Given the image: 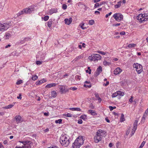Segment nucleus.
Listing matches in <instances>:
<instances>
[{
	"label": "nucleus",
	"instance_id": "nucleus-1",
	"mask_svg": "<svg viewBox=\"0 0 148 148\" xmlns=\"http://www.w3.org/2000/svg\"><path fill=\"white\" fill-rule=\"evenodd\" d=\"M60 142L61 144L64 147L68 146L69 143V139L65 136L60 137Z\"/></svg>",
	"mask_w": 148,
	"mask_h": 148
},
{
	"label": "nucleus",
	"instance_id": "nucleus-2",
	"mask_svg": "<svg viewBox=\"0 0 148 148\" xmlns=\"http://www.w3.org/2000/svg\"><path fill=\"white\" fill-rule=\"evenodd\" d=\"M10 26V23H4L2 24L0 23V31L3 32L7 30Z\"/></svg>",
	"mask_w": 148,
	"mask_h": 148
},
{
	"label": "nucleus",
	"instance_id": "nucleus-3",
	"mask_svg": "<svg viewBox=\"0 0 148 148\" xmlns=\"http://www.w3.org/2000/svg\"><path fill=\"white\" fill-rule=\"evenodd\" d=\"M113 17L117 21H121L123 18V15L120 13H116L114 14Z\"/></svg>",
	"mask_w": 148,
	"mask_h": 148
},
{
	"label": "nucleus",
	"instance_id": "nucleus-4",
	"mask_svg": "<svg viewBox=\"0 0 148 148\" xmlns=\"http://www.w3.org/2000/svg\"><path fill=\"white\" fill-rule=\"evenodd\" d=\"M133 67L136 68L138 74H140L143 71L142 65H133Z\"/></svg>",
	"mask_w": 148,
	"mask_h": 148
},
{
	"label": "nucleus",
	"instance_id": "nucleus-5",
	"mask_svg": "<svg viewBox=\"0 0 148 148\" xmlns=\"http://www.w3.org/2000/svg\"><path fill=\"white\" fill-rule=\"evenodd\" d=\"M102 71V67L99 66L97 68L96 71L94 73V76L95 77H97L99 75L101 72Z\"/></svg>",
	"mask_w": 148,
	"mask_h": 148
},
{
	"label": "nucleus",
	"instance_id": "nucleus-6",
	"mask_svg": "<svg viewBox=\"0 0 148 148\" xmlns=\"http://www.w3.org/2000/svg\"><path fill=\"white\" fill-rule=\"evenodd\" d=\"M45 52H39L38 53L36 57L40 58L41 59L43 60L45 58Z\"/></svg>",
	"mask_w": 148,
	"mask_h": 148
},
{
	"label": "nucleus",
	"instance_id": "nucleus-7",
	"mask_svg": "<svg viewBox=\"0 0 148 148\" xmlns=\"http://www.w3.org/2000/svg\"><path fill=\"white\" fill-rule=\"evenodd\" d=\"M96 134V135L94 137V140L95 143H98L101 140V135L97 134V133Z\"/></svg>",
	"mask_w": 148,
	"mask_h": 148
},
{
	"label": "nucleus",
	"instance_id": "nucleus-8",
	"mask_svg": "<svg viewBox=\"0 0 148 148\" xmlns=\"http://www.w3.org/2000/svg\"><path fill=\"white\" fill-rule=\"evenodd\" d=\"M78 138H77L75 140L74 143H73L72 147L73 148H79L81 145L79 144H78V142H77V140H78Z\"/></svg>",
	"mask_w": 148,
	"mask_h": 148
},
{
	"label": "nucleus",
	"instance_id": "nucleus-9",
	"mask_svg": "<svg viewBox=\"0 0 148 148\" xmlns=\"http://www.w3.org/2000/svg\"><path fill=\"white\" fill-rule=\"evenodd\" d=\"M15 119L17 123H21L23 121V119L20 115H16L15 117Z\"/></svg>",
	"mask_w": 148,
	"mask_h": 148
},
{
	"label": "nucleus",
	"instance_id": "nucleus-10",
	"mask_svg": "<svg viewBox=\"0 0 148 148\" xmlns=\"http://www.w3.org/2000/svg\"><path fill=\"white\" fill-rule=\"evenodd\" d=\"M77 138H78V140H77V142H78V143L80 145L83 144L84 143V140H83V138L82 136H79Z\"/></svg>",
	"mask_w": 148,
	"mask_h": 148
},
{
	"label": "nucleus",
	"instance_id": "nucleus-11",
	"mask_svg": "<svg viewBox=\"0 0 148 148\" xmlns=\"http://www.w3.org/2000/svg\"><path fill=\"white\" fill-rule=\"evenodd\" d=\"M72 18L70 17L68 18H65L64 19L65 23L68 25L70 24L72 22Z\"/></svg>",
	"mask_w": 148,
	"mask_h": 148
},
{
	"label": "nucleus",
	"instance_id": "nucleus-12",
	"mask_svg": "<svg viewBox=\"0 0 148 148\" xmlns=\"http://www.w3.org/2000/svg\"><path fill=\"white\" fill-rule=\"evenodd\" d=\"M88 59L91 61H93L95 62H97L99 60L98 59L96 58L93 55L90 56H89L88 57Z\"/></svg>",
	"mask_w": 148,
	"mask_h": 148
},
{
	"label": "nucleus",
	"instance_id": "nucleus-13",
	"mask_svg": "<svg viewBox=\"0 0 148 148\" xmlns=\"http://www.w3.org/2000/svg\"><path fill=\"white\" fill-rule=\"evenodd\" d=\"M122 70L119 67H117L115 69L114 71V74L115 75H117L119 74L121 72Z\"/></svg>",
	"mask_w": 148,
	"mask_h": 148
},
{
	"label": "nucleus",
	"instance_id": "nucleus-14",
	"mask_svg": "<svg viewBox=\"0 0 148 148\" xmlns=\"http://www.w3.org/2000/svg\"><path fill=\"white\" fill-rule=\"evenodd\" d=\"M25 9L26 13H30L34 10V8L33 7H30L28 9L26 8Z\"/></svg>",
	"mask_w": 148,
	"mask_h": 148
},
{
	"label": "nucleus",
	"instance_id": "nucleus-15",
	"mask_svg": "<svg viewBox=\"0 0 148 148\" xmlns=\"http://www.w3.org/2000/svg\"><path fill=\"white\" fill-rule=\"evenodd\" d=\"M137 123L138 121L137 120H135L134 121V127L133 129H132V130H134V131H135L137 129Z\"/></svg>",
	"mask_w": 148,
	"mask_h": 148
},
{
	"label": "nucleus",
	"instance_id": "nucleus-16",
	"mask_svg": "<svg viewBox=\"0 0 148 148\" xmlns=\"http://www.w3.org/2000/svg\"><path fill=\"white\" fill-rule=\"evenodd\" d=\"M57 12V9L56 8L51 9L49 10V13L50 14H52L53 13H56Z\"/></svg>",
	"mask_w": 148,
	"mask_h": 148
},
{
	"label": "nucleus",
	"instance_id": "nucleus-17",
	"mask_svg": "<svg viewBox=\"0 0 148 148\" xmlns=\"http://www.w3.org/2000/svg\"><path fill=\"white\" fill-rule=\"evenodd\" d=\"M109 58L107 57L105 59V60L103 61V65H109L110 64V62L109 61H108L107 60H108Z\"/></svg>",
	"mask_w": 148,
	"mask_h": 148
},
{
	"label": "nucleus",
	"instance_id": "nucleus-18",
	"mask_svg": "<svg viewBox=\"0 0 148 148\" xmlns=\"http://www.w3.org/2000/svg\"><path fill=\"white\" fill-rule=\"evenodd\" d=\"M46 80L44 79H43L42 80H41L38 81H37L36 82V84L37 85H40L42 83H43L44 82H46Z\"/></svg>",
	"mask_w": 148,
	"mask_h": 148
},
{
	"label": "nucleus",
	"instance_id": "nucleus-19",
	"mask_svg": "<svg viewBox=\"0 0 148 148\" xmlns=\"http://www.w3.org/2000/svg\"><path fill=\"white\" fill-rule=\"evenodd\" d=\"M88 112L92 116H97V114L96 112L95 111H93L92 110H88Z\"/></svg>",
	"mask_w": 148,
	"mask_h": 148
},
{
	"label": "nucleus",
	"instance_id": "nucleus-20",
	"mask_svg": "<svg viewBox=\"0 0 148 148\" xmlns=\"http://www.w3.org/2000/svg\"><path fill=\"white\" fill-rule=\"evenodd\" d=\"M56 86L55 83H52L47 84L45 86L46 88H50L52 87H54Z\"/></svg>",
	"mask_w": 148,
	"mask_h": 148
},
{
	"label": "nucleus",
	"instance_id": "nucleus-21",
	"mask_svg": "<svg viewBox=\"0 0 148 148\" xmlns=\"http://www.w3.org/2000/svg\"><path fill=\"white\" fill-rule=\"evenodd\" d=\"M25 9H24L23 10L20 11L19 13L17 14L18 16H19L23 14L24 13H26V11L25 10Z\"/></svg>",
	"mask_w": 148,
	"mask_h": 148
},
{
	"label": "nucleus",
	"instance_id": "nucleus-22",
	"mask_svg": "<svg viewBox=\"0 0 148 148\" xmlns=\"http://www.w3.org/2000/svg\"><path fill=\"white\" fill-rule=\"evenodd\" d=\"M97 134H99L100 135H101V134H105V132L103 130H102L101 129H99L96 132Z\"/></svg>",
	"mask_w": 148,
	"mask_h": 148
},
{
	"label": "nucleus",
	"instance_id": "nucleus-23",
	"mask_svg": "<svg viewBox=\"0 0 148 148\" xmlns=\"http://www.w3.org/2000/svg\"><path fill=\"white\" fill-rule=\"evenodd\" d=\"M12 36L9 33H5V35L4 36L5 38V39H8L9 38Z\"/></svg>",
	"mask_w": 148,
	"mask_h": 148
},
{
	"label": "nucleus",
	"instance_id": "nucleus-24",
	"mask_svg": "<svg viewBox=\"0 0 148 148\" xmlns=\"http://www.w3.org/2000/svg\"><path fill=\"white\" fill-rule=\"evenodd\" d=\"M69 110L72 111H81V109L79 108H69Z\"/></svg>",
	"mask_w": 148,
	"mask_h": 148
},
{
	"label": "nucleus",
	"instance_id": "nucleus-25",
	"mask_svg": "<svg viewBox=\"0 0 148 148\" xmlns=\"http://www.w3.org/2000/svg\"><path fill=\"white\" fill-rule=\"evenodd\" d=\"M15 104L14 103H13V104H10L4 107L5 109H10L12 108Z\"/></svg>",
	"mask_w": 148,
	"mask_h": 148
},
{
	"label": "nucleus",
	"instance_id": "nucleus-26",
	"mask_svg": "<svg viewBox=\"0 0 148 148\" xmlns=\"http://www.w3.org/2000/svg\"><path fill=\"white\" fill-rule=\"evenodd\" d=\"M93 55L96 58L98 59V60H100L101 59V57L99 54H93Z\"/></svg>",
	"mask_w": 148,
	"mask_h": 148
},
{
	"label": "nucleus",
	"instance_id": "nucleus-27",
	"mask_svg": "<svg viewBox=\"0 0 148 148\" xmlns=\"http://www.w3.org/2000/svg\"><path fill=\"white\" fill-rule=\"evenodd\" d=\"M95 97L98 100L99 102V103H101L102 100L101 98L99 96V95L98 93H96L95 94Z\"/></svg>",
	"mask_w": 148,
	"mask_h": 148
},
{
	"label": "nucleus",
	"instance_id": "nucleus-28",
	"mask_svg": "<svg viewBox=\"0 0 148 148\" xmlns=\"http://www.w3.org/2000/svg\"><path fill=\"white\" fill-rule=\"evenodd\" d=\"M125 121L124 118V115L122 114L121 115V117L120 119V121L121 122H123Z\"/></svg>",
	"mask_w": 148,
	"mask_h": 148
},
{
	"label": "nucleus",
	"instance_id": "nucleus-29",
	"mask_svg": "<svg viewBox=\"0 0 148 148\" xmlns=\"http://www.w3.org/2000/svg\"><path fill=\"white\" fill-rule=\"evenodd\" d=\"M136 18L140 22H143V18H142L140 16L139 17V15L137 16Z\"/></svg>",
	"mask_w": 148,
	"mask_h": 148
},
{
	"label": "nucleus",
	"instance_id": "nucleus-30",
	"mask_svg": "<svg viewBox=\"0 0 148 148\" xmlns=\"http://www.w3.org/2000/svg\"><path fill=\"white\" fill-rule=\"evenodd\" d=\"M65 91V88L63 87H61L60 88V91L61 92V93H64Z\"/></svg>",
	"mask_w": 148,
	"mask_h": 148
},
{
	"label": "nucleus",
	"instance_id": "nucleus-31",
	"mask_svg": "<svg viewBox=\"0 0 148 148\" xmlns=\"http://www.w3.org/2000/svg\"><path fill=\"white\" fill-rule=\"evenodd\" d=\"M52 97H55L56 95V93L55 91H52L51 94Z\"/></svg>",
	"mask_w": 148,
	"mask_h": 148
},
{
	"label": "nucleus",
	"instance_id": "nucleus-32",
	"mask_svg": "<svg viewBox=\"0 0 148 148\" xmlns=\"http://www.w3.org/2000/svg\"><path fill=\"white\" fill-rule=\"evenodd\" d=\"M117 93L118 95H119L122 96H123L124 95V93L123 92L120 91H117Z\"/></svg>",
	"mask_w": 148,
	"mask_h": 148
},
{
	"label": "nucleus",
	"instance_id": "nucleus-33",
	"mask_svg": "<svg viewBox=\"0 0 148 148\" xmlns=\"http://www.w3.org/2000/svg\"><path fill=\"white\" fill-rule=\"evenodd\" d=\"M87 116L85 115H83L80 117L81 119H82L84 120H86L87 119Z\"/></svg>",
	"mask_w": 148,
	"mask_h": 148
},
{
	"label": "nucleus",
	"instance_id": "nucleus-34",
	"mask_svg": "<svg viewBox=\"0 0 148 148\" xmlns=\"http://www.w3.org/2000/svg\"><path fill=\"white\" fill-rule=\"evenodd\" d=\"M62 120L61 119H60L58 120H56L55 121V122L56 123H58L59 124H61L62 123Z\"/></svg>",
	"mask_w": 148,
	"mask_h": 148
},
{
	"label": "nucleus",
	"instance_id": "nucleus-35",
	"mask_svg": "<svg viewBox=\"0 0 148 148\" xmlns=\"http://www.w3.org/2000/svg\"><path fill=\"white\" fill-rule=\"evenodd\" d=\"M52 23V21L51 20V21H50L49 20V21L48 22L47 25L49 27H51Z\"/></svg>",
	"mask_w": 148,
	"mask_h": 148
},
{
	"label": "nucleus",
	"instance_id": "nucleus-36",
	"mask_svg": "<svg viewBox=\"0 0 148 148\" xmlns=\"http://www.w3.org/2000/svg\"><path fill=\"white\" fill-rule=\"evenodd\" d=\"M63 116H66L68 117H71L72 116V114L70 113H68L67 114H64Z\"/></svg>",
	"mask_w": 148,
	"mask_h": 148
},
{
	"label": "nucleus",
	"instance_id": "nucleus-37",
	"mask_svg": "<svg viewBox=\"0 0 148 148\" xmlns=\"http://www.w3.org/2000/svg\"><path fill=\"white\" fill-rule=\"evenodd\" d=\"M136 46V45L134 44H130L128 45V47L129 48H132Z\"/></svg>",
	"mask_w": 148,
	"mask_h": 148
},
{
	"label": "nucleus",
	"instance_id": "nucleus-38",
	"mask_svg": "<svg viewBox=\"0 0 148 148\" xmlns=\"http://www.w3.org/2000/svg\"><path fill=\"white\" fill-rule=\"evenodd\" d=\"M118 95L117 91L116 92L113 93L112 94V98H114L117 96Z\"/></svg>",
	"mask_w": 148,
	"mask_h": 148
},
{
	"label": "nucleus",
	"instance_id": "nucleus-39",
	"mask_svg": "<svg viewBox=\"0 0 148 148\" xmlns=\"http://www.w3.org/2000/svg\"><path fill=\"white\" fill-rule=\"evenodd\" d=\"M38 78V77L36 75L32 76V80L34 81L37 79Z\"/></svg>",
	"mask_w": 148,
	"mask_h": 148
},
{
	"label": "nucleus",
	"instance_id": "nucleus-40",
	"mask_svg": "<svg viewBox=\"0 0 148 148\" xmlns=\"http://www.w3.org/2000/svg\"><path fill=\"white\" fill-rule=\"evenodd\" d=\"M147 116V114H144L143 116V117L142 118V122L144 121L145 119V118L146 116Z\"/></svg>",
	"mask_w": 148,
	"mask_h": 148
},
{
	"label": "nucleus",
	"instance_id": "nucleus-41",
	"mask_svg": "<svg viewBox=\"0 0 148 148\" xmlns=\"http://www.w3.org/2000/svg\"><path fill=\"white\" fill-rule=\"evenodd\" d=\"M25 143L24 145H30L32 144V142L30 141H25Z\"/></svg>",
	"mask_w": 148,
	"mask_h": 148
},
{
	"label": "nucleus",
	"instance_id": "nucleus-42",
	"mask_svg": "<svg viewBox=\"0 0 148 148\" xmlns=\"http://www.w3.org/2000/svg\"><path fill=\"white\" fill-rule=\"evenodd\" d=\"M146 15V14H138L139 16H140L142 18H143V19L145 17Z\"/></svg>",
	"mask_w": 148,
	"mask_h": 148
},
{
	"label": "nucleus",
	"instance_id": "nucleus-43",
	"mask_svg": "<svg viewBox=\"0 0 148 148\" xmlns=\"http://www.w3.org/2000/svg\"><path fill=\"white\" fill-rule=\"evenodd\" d=\"M145 143V141H143L141 144L140 146L139 147V148H142L143 146H144Z\"/></svg>",
	"mask_w": 148,
	"mask_h": 148
},
{
	"label": "nucleus",
	"instance_id": "nucleus-44",
	"mask_svg": "<svg viewBox=\"0 0 148 148\" xmlns=\"http://www.w3.org/2000/svg\"><path fill=\"white\" fill-rule=\"evenodd\" d=\"M49 16H46L43 18V19L45 21H46L48 20Z\"/></svg>",
	"mask_w": 148,
	"mask_h": 148
},
{
	"label": "nucleus",
	"instance_id": "nucleus-45",
	"mask_svg": "<svg viewBox=\"0 0 148 148\" xmlns=\"http://www.w3.org/2000/svg\"><path fill=\"white\" fill-rule=\"evenodd\" d=\"M23 82V81L22 80H18L16 83V84L17 85H19L21 84Z\"/></svg>",
	"mask_w": 148,
	"mask_h": 148
},
{
	"label": "nucleus",
	"instance_id": "nucleus-46",
	"mask_svg": "<svg viewBox=\"0 0 148 148\" xmlns=\"http://www.w3.org/2000/svg\"><path fill=\"white\" fill-rule=\"evenodd\" d=\"M24 148H31V147L30 145H26L23 146Z\"/></svg>",
	"mask_w": 148,
	"mask_h": 148
},
{
	"label": "nucleus",
	"instance_id": "nucleus-47",
	"mask_svg": "<svg viewBox=\"0 0 148 148\" xmlns=\"http://www.w3.org/2000/svg\"><path fill=\"white\" fill-rule=\"evenodd\" d=\"M81 56H77L76 58L73 61V62H75L76 61L78 60L79 59H80L81 58Z\"/></svg>",
	"mask_w": 148,
	"mask_h": 148
},
{
	"label": "nucleus",
	"instance_id": "nucleus-48",
	"mask_svg": "<svg viewBox=\"0 0 148 148\" xmlns=\"http://www.w3.org/2000/svg\"><path fill=\"white\" fill-rule=\"evenodd\" d=\"M80 76L78 75H76L75 76V79L76 80H80Z\"/></svg>",
	"mask_w": 148,
	"mask_h": 148
},
{
	"label": "nucleus",
	"instance_id": "nucleus-49",
	"mask_svg": "<svg viewBox=\"0 0 148 148\" xmlns=\"http://www.w3.org/2000/svg\"><path fill=\"white\" fill-rule=\"evenodd\" d=\"M25 41L28 40H31V38L30 37H27L24 38Z\"/></svg>",
	"mask_w": 148,
	"mask_h": 148
},
{
	"label": "nucleus",
	"instance_id": "nucleus-50",
	"mask_svg": "<svg viewBox=\"0 0 148 148\" xmlns=\"http://www.w3.org/2000/svg\"><path fill=\"white\" fill-rule=\"evenodd\" d=\"M97 52L99 54H101L103 55H105L106 54V53L104 52L103 51H97Z\"/></svg>",
	"mask_w": 148,
	"mask_h": 148
},
{
	"label": "nucleus",
	"instance_id": "nucleus-51",
	"mask_svg": "<svg viewBox=\"0 0 148 148\" xmlns=\"http://www.w3.org/2000/svg\"><path fill=\"white\" fill-rule=\"evenodd\" d=\"M67 6L65 4H64L62 5V8L64 10H65L67 8Z\"/></svg>",
	"mask_w": 148,
	"mask_h": 148
},
{
	"label": "nucleus",
	"instance_id": "nucleus-52",
	"mask_svg": "<svg viewBox=\"0 0 148 148\" xmlns=\"http://www.w3.org/2000/svg\"><path fill=\"white\" fill-rule=\"evenodd\" d=\"M94 23V21L93 20H90L89 21V23L90 25H93Z\"/></svg>",
	"mask_w": 148,
	"mask_h": 148
},
{
	"label": "nucleus",
	"instance_id": "nucleus-53",
	"mask_svg": "<svg viewBox=\"0 0 148 148\" xmlns=\"http://www.w3.org/2000/svg\"><path fill=\"white\" fill-rule=\"evenodd\" d=\"M148 20V15L147 16H146V17H145L143 20V21H146Z\"/></svg>",
	"mask_w": 148,
	"mask_h": 148
},
{
	"label": "nucleus",
	"instance_id": "nucleus-54",
	"mask_svg": "<svg viewBox=\"0 0 148 148\" xmlns=\"http://www.w3.org/2000/svg\"><path fill=\"white\" fill-rule=\"evenodd\" d=\"M131 127H129V129L126 131V135H128L129 134V132H130Z\"/></svg>",
	"mask_w": 148,
	"mask_h": 148
},
{
	"label": "nucleus",
	"instance_id": "nucleus-55",
	"mask_svg": "<svg viewBox=\"0 0 148 148\" xmlns=\"http://www.w3.org/2000/svg\"><path fill=\"white\" fill-rule=\"evenodd\" d=\"M42 62L40 61H36V64L37 65H40L42 64Z\"/></svg>",
	"mask_w": 148,
	"mask_h": 148
},
{
	"label": "nucleus",
	"instance_id": "nucleus-56",
	"mask_svg": "<svg viewBox=\"0 0 148 148\" xmlns=\"http://www.w3.org/2000/svg\"><path fill=\"white\" fill-rule=\"evenodd\" d=\"M82 121L81 119H79L78 120V123L79 124H82Z\"/></svg>",
	"mask_w": 148,
	"mask_h": 148
},
{
	"label": "nucleus",
	"instance_id": "nucleus-57",
	"mask_svg": "<svg viewBox=\"0 0 148 148\" xmlns=\"http://www.w3.org/2000/svg\"><path fill=\"white\" fill-rule=\"evenodd\" d=\"M25 38L23 39V40H21L20 41V43L23 44L24 43H25Z\"/></svg>",
	"mask_w": 148,
	"mask_h": 148
},
{
	"label": "nucleus",
	"instance_id": "nucleus-58",
	"mask_svg": "<svg viewBox=\"0 0 148 148\" xmlns=\"http://www.w3.org/2000/svg\"><path fill=\"white\" fill-rule=\"evenodd\" d=\"M99 5H100L99 3H97L95 4L94 7L95 8H96L99 7Z\"/></svg>",
	"mask_w": 148,
	"mask_h": 148
},
{
	"label": "nucleus",
	"instance_id": "nucleus-59",
	"mask_svg": "<svg viewBox=\"0 0 148 148\" xmlns=\"http://www.w3.org/2000/svg\"><path fill=\"white\" fill-rule=\"evenodd\" d=\"M120 25V23H116V24H113V26L116 27V26H119Z\"/></svg>",
	"mask_w": 148,
	"mask_h": 148
},
{
	"label": "nucleus",
	"instance_id": "nucleus-60",
	"mask_svg": "<svg viewBox=\"0 0 148 148\" xmlns=\"http://www.w3.org/2000/svg\"><path fill=\"white\" fill-rule=\"evenodd\" d=\"M112 14V12H110L108 14H107L106 15V18H108V16H109L111 14Z\"/></svg>",
	"mask_w": 148,
	"mask_h": 148
},
{
	"label": "nucleus",
	"instance_id": "nucleus-61",
	"mask_svg": "<svg viewBox=\"0 0 148 148\" xmlns=\"http://www.w3.org/2000/svg\"><path fill=\"white\" fill-rule=\"evenodd\" d=\"M120 6L118 4H116L114 5V7L115 8H119Z\"/></svg>",
	"mask_w": 148,
	"mask_h": 148
},
{
	"label": "nucleus",
	"instance_id": "nucleus-62",
	"mask_svg": "<svg viewBox=\"0 0 148 148\" xmlns=\"http://www.w3.org/2000/svg\"><path fill=\"white\" fill-rule=\"evenodd\" d=\"M77 88L75 87H71L70 88V89L71 90H72L74 91L76 90L77 89Z\"/></svg>",
	"mask_w": 148,
	"mask_h": 148
},
{
	"label": "nucleus",
	"instance_id": "nucleus-63",
	"mask_svg": "<svg viewBox=\"0 0 148 148\" xmlns=\"http://www.w3.org/2000/svg\"><path fill=\"white\" fill-rule=\"evenodd\" d=\"M86 72L87 73H88L89 74H91V70H90V71H89V70H86Z\"/></svg>",
	"mask_w": 148,
	"mask_h": 148
},
{
	"label": "nucleus",
	"instance_id": "nucleus-64",
	"mask_svg": "<svg viewBox=\"0 0 148 148\" xmlns=\"http://www.w3.org/2000/svg\"><path fill=\"white\" fill-rule=\"evenodd\" d=\"M21 94H19V96L17 97V98L18 99H22V97H21Z\"/></svg>",
	"mask_w": 148,
	"mask_h": 148
}]
</instances>
